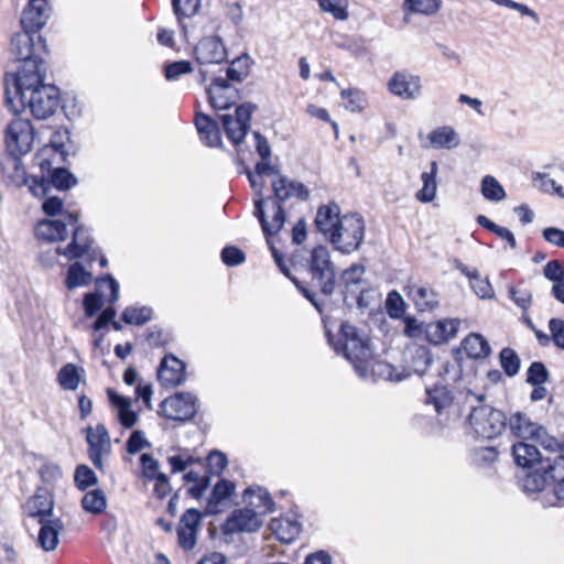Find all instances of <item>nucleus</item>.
Here are the masks:
<instances>
[{
  "instance_id": "5fc2aeb1",
  "label": "nucleus",
  "mask_w": 564,
  "mask_h": 564,
  "mask_svg": "<svg viewBox=\"0 0 564 564\" xmlns=\"http://www.w3.org/2000/svg\"><path fill=\"white\" fill-rule=\"evenodd\" d=\"M340 95L346 101V109L350 111H361L366 106L365 94L358 89H343Z\"/></svg>"
},
{
  "instance_id": "774afa93",
  "label": "nucleus",
  "mask_w": 564,
  "mask_h": 564,
  "mask_svg": "<svg viewBox=\"0 0 564 564\" xmlns=\"http://www.w3.org/2000/svg\"><path fill=\"white\" fill-rule=\"evenodd\" d=\"M549 328L554 345L561 349H564V321L561 318H551L549 322Z\"/></svg>"
},
{
  "instance_id": "c756f323",
  "label": "nucleus",
  "mask_w": 564,
  "mask_h": 564,
  "mask_svg": "<svg viewBox=\"0 0 564 564\" xmlns=\"http://www.w3.org/2000/svg\"><path fill=\"white\" fill-rule=\"evenodd\" d=\"M63 220H41L35 227V236L45 241L64 240L67 237L68 225L66 213L62 214Z\"/></svg>"
},
{
  "instance_id": "f8f14e48",
  "label": "nucleus",
  "mask_w": 564,
  "mask_h": 564,
  "mask_svg": "<svg viewBox=\"0 0 564 564\" xmlns=\"http://www.w3.org/2000/svg\"><path fill=\"white\" fill-rule=\"evenodd\" d=\"M198 399L191 392H178L164 399L160 404V414L173 421L186 422L198 411Z\"/></svg>"
},
{
  "instance_id": "79ce46f5",
  "label": "nucleus",
  "mask_w": 564,
  "mask_h": 564,
  "mask_svg": "<svg viewBox=\"0 0 564 564\" xmlns=\"http://www.w3.org/2000/svg\"><path fill=\"white\" fill-rule=\"evenodd\" d=\"M365 272V267L358 263L351 264L341 272L339 283L344 285L345 294L356 292V288L361 283Z\"/></svg>"
},
{
  "instance_id": "7c9ffc66",
  "label": "nucleus",
  "mask_w": 564,
  "mask_h": 564,
  "mask_svg": "<svg viewBox=\"0 0 564 564\" xmlns=\"http://www.w3.org/2000/svg\"><path fill=\"white\" fill-rule=\"evenodd\" d=\"M53 508V497L46 489H39L26 503L29 516L39 518V520L51 519Z\"/></svg>"
},
{
  "instance_id": "f257e3e1",
  "label": "nucleus",
  "mask_w": 564,
  "mask_h": 564,
  "mask_svg": "<svg viewBox=\"0 0 564 564\" xmlns=\"http://www.w3.org/2000/svg\"><path fill=\"white\" fill-rule=\"evenodd\" d=\"M271 186L273 195L268 198H264L263 195H261V188L259 189L258 197L253 199V215L261 225L274 262L280 271L289 278L303 296L322 313V303L318 302L316 293L301 283L296 278L292 276L290 268L285 264L283 254L278 250L271 239L285 224L286 216L282 205L291 198H296L301 202L307 200L310 191L303 183L291 180L285 175H279L276 180L272 181Z\"/></svg>"
},
{
  "instance_id": "0eeeda50",
  "label": "nucleus",
  "mask_w": 564,
  "mask_h": 564,
  "mask_svg": "<svg viewBox=\"0 0 564 564\" xmlns=\"http://www.w3.org/2000/svg\"><path fill=\"white\" fill-rule=\"evenodd\" d=\"M33 143V127L29 119L15 118L6 130L7 165L20 171V156L30 152Z\"/></svg>"
},
{
  "instance_id": "49530a36",
  "label": "nucleus",
  "mask_w": 564,
  "mask_h": 564,
  "mask_svg": "<svg viewBox=\"0 0 564 564\" xmlns=\"http://www.w3.org/2000/svg\"><path fill=\"white\" fill-rule=\"evenodd\" d=\"M481 194L488 200L500 202L506 198V192L500 183L491 175L481 181Z\"/></svg>"
},
{
  "instance_id": "052dcab7",
  "label": "nucleus",
  "mask_w": 564,
  "mask_h": 564,
  "mask_svg": "<svg viewBox=\"0 0 564 564\" xmlns=\"http://www.w3.org/2000/svg\"><path fill=\"white\" fill-rule=\"evenodd\" d=\"M221 261L228 267L241 264L246 260L243 251L234 246H227L221 250Z\"/></svg>"
},
{
  "instance_id": "f03ea898",
  "label": "nucleus",
  "mask_w": 564,
  "mask_h": 564,
  "mask_svg": "<svg viewBox=\"0 0 564 564\" xmlns=\"http://www.w3.org/2000/svg\"><path fill=\"white\" fill-rule=\"evenodd\" d=\"M46 69L40 72L37 83L20 85L18 80L12 83L7 75L6 101L8 108L14 112H22L29 108L31 113L40 120L52 117L59 107V89L55 85L44 84Z\"/></svg>"
},
{
  "instance_id": "4be33fe9",
  "label": "nucleus",
  "mask_w": 564,
  "mask_h": 564,
  "mask_svg": "<svg viewBox=\"0 0 564 564\" xmlns=\"http://www.w3.org/2000/svg\"><path fill=\"white\" fill-rule=\"evenodd\" d=\"M389 90L403 99H414L421 90L419 76L406 72H397L388 83Z\"/></svg>"
},
{
  "instance_id": "72a5a7b5",
  "label": "nucleus",
  "mask_w": 564,
  "mask_h": 564,
  "mask_svg": "<svg viewBox=\"0 0 564 564\" xmlns=\"http://www.w3.org/2000/svg\"><path fill=\"white\" fill-rule=\"evenodd\" d=\"M235 484L227 479H220L214 486L212 494L207 500L206 513L218 514L221 512L220 502L229 498L235 491Z\"/></svg>"
},
{
  "instance_id": "69168bd1",
  "label": "nucleus",
  "mask_w": 564,
  "mask_h": 564,
  "mask_svg": "<svg viewBox=\"0 0 564 564\" xmlns=\"http://www.w3.org/2000/svg\"><path fill=\"white\" fill-rule=\"evenodd\" d=\"M142 474L145 478L153 480L159 474V462L149 453H144L140 457Z\"/></svg>"
},
{
  "instance_id": "680f3d73",
  "label": "nucleus",
  "mask_w": 564,
  "mask_h": 564,
  "mask_svg": "<svg viewBox=\"0 0 564 564\" xmlns=\"http://www.w3.org/2000/svg\"><path fill=\"white\" fill-rule=\"evenodd\" d=\"M249 72L247 66H242L241 58L235 59L229 67L226 69V76L224 77L228 83H241L247 76Z\"/></svg>"
},
{
  "instance_id": "bf43d9fd",
  "label": "nucleus",
  "mask_w": 564,
  "mask_h": 564,
  "mask_svg": "<svg viewBox=\"0 0 564 564\" xmlns=\"http://www.w3.org/2000/svg\"><path fill=\"white\" fill-rule=\"evenodd\" d=\"M543 275L555 283L564 282V263L560 260H551L543 267Z\"/></svg>"
},
{
  "instance_id": "a18cd8bd",
  "label": "nucleus",
  "mask_w": 564,
  "mask_h": 564,
  "mask_svg": "<svg viewBox=\"0 0 564 564\" xmlns=\"http://www.w3.org/2000/svg\"><path fill=\"white\" fill-rule=\"evenodd\" d=\"M533 441H535L540 446L552 453V454H561L564 451V443L558 441L553 435H550L544 426L539 425L536 432L534 433Z\"/></svg>"
},
{
  "instance_id": "1a4fd4ad",
  "label": "nucleus",
  "mask_w": 564,
  "mask_h": 564,
  "mask_svg": "<svg viewBox=\"0 0 564 564\" xmlns=\"http://www.w3.org/2000/svg\"><path fill=\"white\" fill-rule=\"evenodd\" d=\"M468 422L475 434L485 440L496 438L507 430L506 414L488 404L474 406Z\"/></svg>"
},
{
  "instance_id": "6e6552de",
  "label": "nucleus",
  "mask_w": 564,
  "mask_h": 564,
  "mask_svg": "<svg viewBox=\"0 0 564 564\" xmlns=\"http://www.w3.org/2000/svg\"><path fill=\"white\" fill-rule=\"evenodd\" d=\"M365 229V220L360 215L347 214L341 216V223L333 230L328 240L339 252L350 254L360 248Z\"/></svg>"
},
{
  "instance_id": "ea45409f",
  "label": "nucleus",
  "mask_w": 564,
  "mask_h": 564,
  "mask_svg": "<svg viewBox=\"0 0 564 564\" xmlns=\"http://www.w3.org/2000/svg\"><path fill=\"white\" fill-rule=\"evenodd\" d=\"M82 507L86 512L91 514H100L107 508L106 495L101 489H93L87 491L82 498Z\"/></svg>"
},
{
  "instance_id": "c03bdc74",
  "label": "nucleus",
  "mask_w": 564,
  "mask_h": 564,
  "mask_svg": "<svg viewBox=\"0 0 564 564\" xmlns=\"http://www.w3.org/2000/svg\"><path fill=\"white\" fill-rule=\"evenodd\" d=\"M152 313L149 306H128L123 310L121 318L126 324L141 326L152 318Z\"/></svg>"
},
{
  "instance_id": "58836bf2",
  "label": "nucleus",
  "mask_w": 564,
  "mask_h": 564,
  "mask_svg": "<svg viewBox=\"0 0 564 564\" xmlns=\"http://www.w3.org/2000/svg\"><path fill=\"white\" fill-rule=\"evenodd\" d=\"M425 404L433 405L436 413L441 414L442 411L453 403L452 392L445 386H434L426 389Z\"/></svg>"
},
{
  "instance_id": "39448f33",
  "label": "nucleus",
  "mask_w": 564,
  "mask_h": 564,
  "mask_svg": "<svg viewBox=\"0 0 564 564\" xmlns=\"http://www.w3.org/2000/svg\"><path fill=\"white\" fill-rule=\"evenodd\" d=\"M40 175H26L22 169L24 176L23 183L29 187L30 192L36 197H44L48 194L51 187L59 191H66L77 184L76 177L65 167H53L50 160L43 159L39 163Z\"/></svg>"
},
{
  "instance_id": "4468645a",
  "label": "nucleus",
  "mask_w": 564,
  "mask_h": 564,
  "mask_svg": "<svg viewBox=\"0 0 564 564\" xmlns=\"http://www.w3.org/2000/svg\"><path fill=\"white\" fill-rule=\"evenodd\" d=\"M86 432L89 459L97 469L104 470L102 457L108 456L111 452L110 436L107 427L100 423L95 429L91 426L87 427Z\"/></svg>"
},
{
  "instance_id": "a211bd4d",
  "label": "nucleus",
  "mask_w": 564,
  "mask_h": 564,
  "mask_svg": "<svg viewBox=\"0 0 564 564\" xmlns=\"http://www.w3.org/2000/svg\"><path fill=\"white\" fill-rule=\"evenodd\" d=\"M50 8L46 0H30L21 17L22 30L39 34L46 24Z\"/></svg>"
},
{
  "instance_id": "8fccbe9b",
  "label": "nucleus",
  "mask_w": 564,
  "mask_h": 564,
  "mask_svg": "<svg viewBox=\"0 0 564 564\" xmlns=\"http://www.w3.org/2000/svg\"><path fill=\"white\" fill-rule=\"evenodd\" d=\"M323 11L330 13L336 20L348 19V0H318Z\"/></svg>"
},
{
  "instance_id": "ddd939ff",
  "label": "nucleus",
  "mask_w": 564,
  "mask_h": 564,
  "mask_svg": "<svg viewBox=\"0 0 564 564\" xmlns=\"http://www.w3.org/2000/svg\"><path fill=\"white\" fill-rule=\"evenodd\" d=\"M252 111L253 107L250 104H243L236 108L235 116L227 113L220 117L225 133L234 144L237 145L245 140L250 129Z\"/></svg>"
},
{
  "instance_id": "423d86ee",
  "label": "nucleus",
  "mask_w": 564,
  "mask_h": 564,
  "mask_svg": "<svg viewBox=\"0 0 564 564\" xmlns=\"http://www.w3.org/2000/svg\"><path fill=\"white\" fill-rule=\"evenodd\" d=\"M307 272L311 278V285L318 288L323 295L329 296L334 293L336 271L326 247L317 246L311 251L307 260Z\"/></svg>"
},
{
  "instance_id": "f704fd0d",
  "label": "nucleus",
  "mask_w": 564,
  "mask_h": 564,
  "mask_svg": "<svg viewBox=\"0 0 564 564\" xmlns=\"http://www.w3.org/2000/svg\"><path fill=\"white\" fill-rule=\"evenodd\" d=\"M427 139L435 149H455L459 145L460 139L453 127L443 126L432 130Z\"/></svg>"
},
{
  "instance_id": "aec40b11",
  "label": "nucleus",
  "mask_w": 564,
  "mask_h": 564,
  "mask_svg": "<svg viewBox=\"0 0 564 564\" xmlns=\"http://www.w3.org/2000/svg\"><path fill=\"white\" fill-rule=\"evenodd\" d=\"M462 324L459 318H445L424 325L425 338L429 343L440 345L453 339Z\"/></svg>"
},
{
  "instance_id": "864d4df0",
  "label": "nucleus",
  "mask_w": 564,
  "mask_h": 564,
  "mask_svg": "<svg viewBox=\"0 0 564 564\" xmlns=\"http://www.w3.org/2000/svg\"><path fill=\"white\" fill-rule=\"evenodd\" d=\"M550 372L545 365L541 361H534L530 365L527 371V382L532 386H540L547 382Z\"/></svg>"
},
{
  "instance_id": "e2e57ef3",
  "label": "nucleus",
  "mask_w": 564,
  "mask_h": 564,
  "mask_svg": "<svg viewBox=\"0 0 564 564\" xmlns=\"http://www.w3.org/2000/svg\"><path fill=\"white\" fill-rule=\"evenodd\" d=\"M509 293L514 304L523 311L529 310L532 304V293L527 289H517L512 285L509 286Z\"/></svg>"
},
{
  "instance_id": "13d9d810",
  "label": "nucleus",
  "mask_w": 564,
  "mask_h": 564,
  "mask_svg": "<svg viewBox=\"0 0 564 564\" xmlns=\"http://www.w3.org/2000/svg\"><path fill=\"white\" fill-rule=\"evenodd\" d=\"M207 468L212 476H219L228 465L226 455L219 451H213L207 456Z\"/></svg>"
},
{
  "instance_id": "dca6fc26",
  "label": "nucleus",
  "mask_w": 564,
  "mask_h": 564,
  "mask_svg": "<svg viewBox=\"0 0 564 564\" xmlns=\"http://www.w3.org/2000/svg\"><path fill=\"white\" fill-rule=\"evenodd\" d=\"M199 65L221 64L227 58V50L218 36H206L199 40L194 48Z\"/></svg>"
},
{
  "instance_id": "c9c22d12",
  "label": "nucleus",
  "mask_w": 564,
  "mask_h": 564,
  "mask_svg": "<svg viewBox=\"0 0 564 564\" xmlns=\"http://www.w3.org/2000/svg\"><path fill=\"white\" fill-rule=\"evenodd\" d=\"M462 348L471 359H484L491 354L488 340L478 333H470L462 341Z\"/></svg>"
},
{
  "instance_id": "cd10ccee",
  "label": "nucleus",
  "mask_w": 564,
  "mask_h": 564,
  "mask_svg": "<svg viewBox=\"0 0 564 564\" xmlns=\"http://www.w3.org/2000/svg\"><path fill=\"white\" fill-rule=\"evenodd\" d=\"M512 456L514 463L524 469H531L544 464V458L539 449L523 441L512 445Z\"/></svg>"
},
{
  "instance_id": "9d476101",
  "label": "nucleus",
  "mask_w": 564,
  "mask_h": 564,
  "mask_svg": "<svg viewBox=\"0 0 564 564\" xmlns=\"http://www.w3.org/2000/svg\"><path fill=\"white\" fill-rule=\"evenodd\" d=\"M541 470L547 477L549 485H552L551 492L542 496L541 505L547 508L564 503V455L545 457Z\"/></svg>"
},
{
  "instance_id": "de8ad7c7",
  "label": "nucleus",
  "mask_w": 564,
  "mask_h": 564,
  "mask_svg": "<svg viewBox=\"0 0 564 564\" xmlns=\"http://www.w3.org/2000/svg\"><path fill=\"white\" fill-rule=\"evenodd\" d=\"M441 0H404V9L411 13L432 15L441 7Z\"/></svg>"
},
{
  "instance_id": "f3484780",
  "label": "nucleus",
  "mask_w": 564,
  "mask_h": 564,
  "mask_svg": "<svg viewBox=\"0 0 564 564\" xmlns=\"http://www.w3.org/2000/svg\"><path fill=\"white\" fill-rule=\"evenodd\" d=\"M200 521L202 513L197 509H187L182 514L177 528V542L183 550L191 551L195 547Z\"/></svg>"
},
{
  "instance_id": "2eb2a0df",
  "label": "nucleus",
  "mask_w": 564,
  "mask_h": 564,
  "mask_svg": "<svg viewBox=\"0 0 564 564\" xmlns=\"http://www.w3.org/2000/svg\"><path fill=\"white\" fill-rule=\"evenodd\" d=\"M206 93L208 102L215 110L229 109L240 99L238 89L231 83L223 78V76L213 78Z\"/></svg>"
},
{
  "instance_id": "0e129e2a",
  "label": "nucleus",
  "mask_w": 564,
  "mask_h": 564,
  "mask_svg": "<svg viewBox=\"0 0 564 564\" xmlns=\"http://www.w3.org/2000/svg\"><path fill=\"white\" fill-rule=\"evenodd\" d=\"M150 446V442L145 440L144 433L140 430L133 431L127 441V452L131 455H134L142 448Z\"/></svg>"
},
{
  "instance_id": "4c0bfd02",
  "label": "nucleus",
  "mask_w": 564,
  "mask_h": 564,
  "mask_svg": "<svg viewBox=\"0 0 564 564\" xmlns=\"http://www.w3.org/2000/svg\"><path fill=\"white\" fill-rule=\"evenodd\" d=\"M84 369L75 364L68 362L64 365L57 372V382L62 389L75 391L84 377Z\"/></svg>"
},
{
  "instance_id": "a19ab883",
  "label": "nucleus",
  "mask_w": 564,
  "mask_h": 564,
  "mask_svg": "<svg viewBox=\"0 0 564 564\" xmlns=\"http://www.w3.org/2000/svg\"><path fill=\"white\" fill-rule=\"evenodd\" d=\"M91 280V273L86 271L79 262H74L68 267L65 284L67 289L73 290L90 284Z\"/></svg>"
},
{
  "instance_id": "a878e982",
  "label": "nucleus",
  "mask_w": 564,
  "mask_h": 564,
  "mask_svg": "<svg viewBox=\"0 0 564 564\" xmlns=\"http://www.w3.org/2000/svg\"><path fill=\"white\" fill-rule=\"evenodd\" d=\"M340 223V208L336 203H329L318 207L315 217V226L325 237L329 239L333 230H336Z\"/></svg>"
},
{
  "instance_id": "473e14b6",
  "label": "nucleus",
  "mask_w": 564,
  "mask_h": 564,
  "mask_svg": "<svg viewBox=\"0 0 564 564\" xmlns=\"http://www.w3.org/2000/svg\"><path fill=\"white\" fill-rule=\"evenodd\" d=\"M438 173V164L436 161H432L430 164V171H425L421 174L422 188L415 194V197L421 203H431L436 197L437 182L436 176Z\"/></svg>"
},
{
  "instance_id": "6e6d98bb",
  "label": "nucleus",
  "mask_w": 564,
  "mask_h": 564,
  "mask_svg": "<svg viewBox=\"0 0 564 564\" xmlns=\"http://www.w3.org/2000/svg\"><path fill=\"white\" fill-rule=\"evenodd\" d=\"M498 449L495 446H484L474 448L471 453V460L477 466L490 465L498 458Z\"/></svg>"
},
{
  "instance_id": "20e7f679",
  "label": "nucleus",
  "mask_w": 564,
  "mask_h": 564,
  "mask_svg": "<svg viewBox=\"0 0 564 564\" xmlns=\"http://www.w3.org/2000/svg\"><path fill=\"white\" fill-rule=\"evenodd\" d=\"M326 336L334 350L349 360L360 377H366L372 356L369 339L347 322L341 323L336 339L329 330H326Z\"/></svg>"
},
{
  "instance_id": "bb28decb",
  "label": "nucleus",
  "mask_w": 564,
  "mask_h": 564,
  "mask_svg": "<svg viewBox=\"0 0 564 564\" xmlns=\"http://www.w3.org/2000/svg\"><path fill=\"white\" fill-rule=\"evenodd\" d=\"M454 265L468 278L470 288L477 296L480 299H492L495 296V291L489 279L482 278L477 269H469L458 259L454 260Z\"/></svg>"
},
{
  "instance_id": "412c9836",
  "label": "nucleus",
  "mask_w": 564,
  "mask_h": 564,
  "mask_svg": "<svg viewBox=\"0 0 564 564\" xmlns=\"http://www.w3.org/2000/svg\"><path fill=\"white\" fill-rule=\"evenodd\" d=\"M158 379L163 387H176L185 381V364L178 358L165 356L158 369Z\"/></svg>"
},
{
  "instance_id": "5701e85b",
  "label": "nucleus",
  "mask_w": 564,
  "mask_h": 564,
  "mask_svg": "<svg viewBox=\"0 0 564 564\" xmlns=\"http://www.w3.org/2000/svg\"><path fill=\"white\" fill-rule=\"evenodd\" d=\"M194 122L199 139L204 144L210 148L223 145L220 128L216 120L203 112H196Z\"/></svg>"
},
{
  "instance_id": "4d7b16f0",
  "label": "nucleus",
  "mask_w": 564,
  "mask_h": 564,
  "mask_svg": "<svg viewBox=\"0 0 564 564\" xmlns=\"http://www.w3.org/2000/svg\"><path fill=\"white\" fill-rule=\"evenodd\" d=\"M193 70L188 61H176L164 66V76L167 80H176L182 75L189 74Z\"/></svg>"
},
{
  "instance_id": "7ed1b4c3",
  "label": "nucleus",
  "mask_w": 564,
  "mask_h": 564,
  "mask_svg": "<svg viewBox=\"0 0 564 564\" xmlns=\"http://www.w3.org/2000/svg\"><path fill=\"white\" fill-rule=\"evenodd\" d=\"M10 51L21 63L12 76V82L18 80L22 86L26 83H37L40 72L46 69L41 56L43 53H47L44 39L40 34L22 30L12 36Z\"/></svg>"
},
{
  "instance_id": "9b49d317",
  "label": "nucleus",
  "mask_w": 564,
  "mask_h": 564,
  "mask_svg": "<svg viewBox=\"0 0 564 564\" xmlns=\"http://www.w3.org/2000/svg\"><path fill=\"white\" fill-rule=\"evenodd\" d=\"M68 225L74 227L72 242L63 250L57 248V252L64 254L67 259H78L88 256L89 262L96 260L97 249L93 247V239L89 237L87 229L83 225H78L77 213H66Z\"/></svg>"
},
{
  "instance_id": "2f4dec72",
  "label": "nucleus",
  "mask_w": 564,
  "mask_h": 564,
  "mask_svg": "<svg viewBox=\"0 0 564 564\" xmlns=\"http://www.w3.org/2000/svg\"><path fill=\"white\" fill-rule=\"evenodd\" d=\"M243 500L252 508L261 510V513L269 514L274 511V502L265 488L250 486L243 491Z\"/></svg>"
},
{
  "instance_id": "09e8293b",
  "label": "nucleus",
  "mask_w": 564,
  "mask_h": 564,
  "mask_svg": "<svg viewBox=\"0 0 564 564\" xmlns=\"http://www.w3.org/2000/svg\"><path fill=\"white\" fill-rule=\"evenodd\" d=\"M499 359L501 368L508 377H513L519 372L521 361L512 348H503L499 354Z\"/></svg>"
},
{
  "instance_id": "e433bc0d",
  "label": "nucleus",
  "mask_w": 564,
  "mask_h": 564,
  "mask_svg": "<svg viewBox=\"0 0 564 564\" xmlns=\"http://www.w3.org/2000/svg\"><path fill=\"white\" fill-rule=\"evenodd\" d=\"M520 486L527 494H538V499L540 501L542 496L549 492L546 491L549 486L547 477L544 471L541 470V466H539L534 471H530L524 475L520 480Z\"/></svg>"
},
{
  "instance_id": "393cba45",
  "label": "nucleus",
  "mask_w": 564,
  "mask_h": 564,
  "mask_svg": "<svg viewBox=\"0 0 564 564\" xmlns=\"http://www.w3.org/2000/svg\"><path fill=\"white\" fill-rule=\"evenodd\" d=\"M41 524L37 543L45 552L54 551L59 542V534L64 523L59 518L39 520Z\"/></svg>"
},
{
  "instance_id": "37998d69",
  "label": "nucleus",
  "mask_w": 564,
  "mask_h": 564,
  "mask_svg": "<svg viewBox=\"0 0 564 564\" xmlns=\"http://www.w3.org/2000/svg\"><path fill=\"white\" fill-rule=\"evenodd\" d=\"M410 354V369L419 376L424 375L432 364L430 350L423 346H417Z\"/></svg>"
},
{
  "instance_id": "6ab92c4d",
  "label": "nucleus",
  "mask_w": 564,
  "mask_h": 564,
  "mask_svg": "<svg viewBox=\"0 0 564 564\" xmlns=\"http://www.w3.org/2000/svg\"><path fill=\"white\" fill-rule=\"evenodd\" d=\"M262 525L258 513L251 508L237 509L231 512L224 524L226 533L256 532Z\"/></svg>"
},
{
  "instance_id": "c85d7f7f",
  "label": "nucleus",
  "mask_w": 564,
  "mask_h": 564,
  "mask_svg": "<svg viewBox=\"0 0 564 564\" xmlns=\"http://www.w3.org/2000/svg\"><path fill=\"white\" fill-rule=\"evenodd\" d=\"M540 424L533 422L529 415L517 411L507 417V429L511 435L522 440H532Z\"/></svg>"
},
{
  "instance_id": "b1692460",
  "label": "nucleus",
  "mask_w": 564,
  "mask_h": 564,
  "mask_svg": "<svg viewBox=\"0 0 564 564\" xmlns=\"http://www.w3.org/2000/svg\"><path fill=\"white\" fill-rule=\"evenodd\" d=\"M405 290L408 297L420 312L433 311L440 304V296L431 286L410 284Z\"/></svg>"
},
{
  "instance_id": "338daca9",
  "label": "nucleus",
  "mask_w": 564,
  "mask_h": 564,
  "mask_svg": "<svg viewBox=\"0 0 564 564\" xmlns=\"http://www.w3.org/2000/svg\"><path fill=\"white\" fill-rule=\"evenodd\" d=\"M84 311L87 317H93L104 305L102 296L99 293H87L84 296Z\"/></svg>"
},
{
  "instance_id": "603ef678",
  "label": "nucleus",
  "mask_w": 564,
  "mask_h": 564,
  "mask_svg": "<svg viewBox=\"0 0 564 564\" xmlns=\"http://www.w3.org/2000/svg\"><path fill=\"white\" fill-rule=\"evenodd\" d=\"M74 480L79 490H86L97 484L98 478L95 471L87 465H78L75 469Z\"/></svg>"
},
{
  "instance_id": "3c124183",
  "label": "nucleus",
  "mask_w": 564,
  "mask_h": 564,
  "mask_svg": "<svg viewBox=\"0 0 564 564\" xmlns=\"http://www.w3.org/2000/svg\"><path fill=\"white\" fill-rule=\"evenodd\" d=\"M173 11L182 23L184 18H191L197 13L200 7V0H172Z\"/></svg>"
}]
</instances>
